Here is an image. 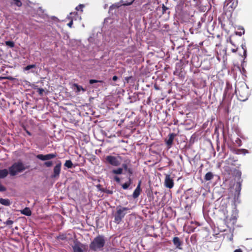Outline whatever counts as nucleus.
Wrapping results in <instances>:
<instances>
[{"label":"nucleus","instance_id":"nucleus-48","mask_svg":"<svg viewBox=\"0 0 252 252\" xmlns=\"http://www.w3.org/2000/svg\"><path fill=\"white\" fill-rule=\"evenodd\" d=\"M236 34H238L240 36H241L242 35L241 32H236Z\"/></svg>","mask_w":252,"mask_h":252},{"label":"nucleus","instance_id":"nucleus-9","mask_svg":"<svg viewBox=\"0 0 252 252\" xmlns=\"http://www.w3.org/2000/svg\"><path fill=\"white\" fill-rule=\"evenodd\" d=\"M176 136V134L174 133H169L168 135V139L165 140L166 144L168 149H170L172 145L174 139Z\"/></svg>","mask_w":252,"mask_h":252},{"label":"nucleus","instance_id":"nucleus-31","mask_svg":"<svg viewBox=\"0 0 252 252\" xmlns=\"http://www.w3.org/2000/svg\"><path fill=\"white\" fill-rule=\"evenodd\" d=\"M234 173L235 174V176L240 178L241 176V172L238 170L235 169L234 171Z\"/></svg>","mask_w":252,"mask_h":252},{"label":"nucleus","instance_id":"nucleus-17","mask_svg":"<svg viewBox=\"0 0 252 252\" xmlns=\"http://www.w3.org/2000/svg\"><path fill=\"white\" fill-rule=\"evenodd\" d=\"M123 169L122 168L119 167L117 169H113L111 171V173L115 175H120L123 173Z\"/></svg>","mask_w":252,"mask_h":252},{"label":"nucleus","instance_id":"nucleus-30","mask_svg":"<svg viewBox=\"0 0 252 252\" xmlns=\"http://www.w3.org/2000/svg\"><path fill=\"white\" fill-rule=\"evenodd\" d=\"M67 18L70 20V21L67 24V26L70 28H72V26L73 25V19L70 16H68Z\"/></svg>","mask_w":252,"mask_h":252},{"label":"nucleus","instance_id":"nucleus-5","mask_svg":"<svg viewBox=\"0 0 252 252\" xmlns=\"http://www.w3.org/2000/svg\"><path fill=\"white\" fill-rule=\"evenodd\" d=\"M62 162L58 160L57 164L53 168V172L51 175V178L52 179H58L61 171Z\"/></svg>","mask_w":252,"mask_h":252},{"label":"nucleus","instance_id":"nucleus-52","mask_svg":"<svg viewBox=\"0 0 252 252\" xmlns=\"http://www.w3.org/2000/svg\"><path fill=\"white\" fill-rule=\"evenodd\" d=\"M239 187H240L241 185H240V183H239Z\"/></svg>","mask_w":252,"mask_h":252},{"label":"nucleus","instance_id":"nucleus-4","mask_svg":"<svg viewBox=\"0 0 252 252\" xmlns=\"http://www.w3.org/2000/svg\"><path fill=\"white\" fill-rule=\"evenodd\" d=\"M235 94L239 100L244 101L248 99L249 96L248 90L246 87H240L235 89Z\"/></svg>","mask_w":252,"mask_h":252},{"label":"nucleus","instance_id":"nucleus-29","mask_svg":"<svg viewBox=\"0 0 252 252\" xmlns=\"http://www.w3.org/2000/svg\"><path fill=\"white\" fill-rule=\"evenodd\" d=\"M161 8L162 14L166 13V11L168 9V8L165 6L164 4H162Z\"/></svg>","mask_w":252,"mask_h":252},{"label":"nucleus","instance_id":"nucleus-22","mask_svg":"<svg viewBox=\"0 0 252 252\" xmlns=\"http://www.w3.org/2000/svg\"><path fill=\"white\" fill-rule=\"evenodd\" d=\"M5 44L6 46L10 48H13L15 46V43L12 41H5Z\"/></svg>","mask_w":252,"mask_h":252},{"label":"nucleus","instance_id":"nucleus-6","mask_svg":"<svg viewBox=\"0 0 252 252\" xmlns=\"http://www.w3.org/2000/svg\"><path fill=\"white\" fill-rule=\"evenodd\" d=\"M106 162L112 166H118L121 162L116 157L112 156H107L105 158Z\"/></svg>","mask_w":252,"mask_h":252},{"label":"nucleus","instance_id":"nucleus-13","mask_svg":"<svg viewBox=\"0 0 252 252\" xmlns=\"http://www.w3.org/2000/svg\"><path fill=\"white\" fill-rule=\"evenodd\" d=\"M238 161L236 158L234 157H230L227 159L226 160L225 162L228 164L235 165L234 163Z\"/></svg>","mask_w":252,"mask_h":252},{"label":"nucleus","instance_id":"nucleus-43","mask_svg":"<svg viewBox=\"0 0 252 252\" xmlns=\"http://www.w3.org/2000/svg\"><path fill=\"white\" fill-rule=\"evenodd\" d=\"M118 78L117 76H114L113 77H112V80L114 81H116L117 80H118Z\"/></svg>","mask_w":252,"mask_h":252},{"label":"nucleus","instance_id":"nucleus-33","mask_svg":"<svg viewBox=\"0 0 252 252\" xmlns=\"http://www.w3.org/2000/svg\"><path fill=\"white\" fill-rule=\"evenodd\" d=\"M102 191L106 193L109 194H112L113 193V190H110V189H104Z\"/></svg>","mask_w":252,"mask_h":252},{"label":"nucleus","instance_id":"nucleus-21","mask_svg":"<svg viewBox=\"0 0 252 252\" xmlns=\"http://www.w3.org/2000/svg\"><path fill=\"white\" fill-rule=\"evenodd\" d=\"M64 166L67 167L68 168H71L73 166V163L70 160H66L64 163Z\"/></svg>","mask_w":252,"mask_h":252},{"label":"nucleus","instance_id":"nucleus-24","mask_svg":"<svg viewBox=\"0 0 252 252\" xmlns=\"http://www.w3.org/2000/svg\"><path fill=\"white\" fill-rule=\"evenodd\" d=\"M35 67H36L35 64H30V65H28L27 66L25 67L23 69H24V71H27V70L32 69V68H35Z\"/></svg>","mask_w":252,"mask_h":252},{"label":"nucleus","instance_id":"nucleus-25","mask_svg":"<svg viewBox=\"0 0 252 252\" xmlns=\"http://www.w3.org/2000/svg\"><path fill=\"white\" fill-rule=\"evenodd\" d=\"M13 222H14L13 221L9 219L8 220H7L6 221L4 222L3 223L4 224H5L6 225L8 226L9 227V228H11V225H12Z\"/></svg>","mask_w":252,"mask_h":252},{"label":"nucleus","instance_id":"nucleus-1","mask_svg":"<svg viewBox=\"0 0 252 252\" xmlns=\"http://www.w3.org/2000/svg\"><path fill=\"white\" fill-rule=\"evenodd\" d=\"M105 244L104 237L102 235H98L95 237L89 245L90 249L94 251H102Z\"/></svg>","mask_w":252,"mask_h":252},{"label":"nucleus","instance_id":"nucleus-47","mask_svg":"<svg viewBox=\"0 0 252 252\" xmlns=\"http://www.w3.org/2000/svg\"><path fill=\"white\" fill-rule=\"evenodd\" d=\"M245 47V46H243V45H242V48L244 49V54H246V50L245 49L244 47Z\"/></svg>","mask_w":252,"mask_h":252},{"label":"nucleus","instance_id":"nucleus-7","mask_svg":"<svg viewBox=\"0 0 252 252\" xmlns=\"http://www.w3.org/2000/svg\"><path fill=\"white\" fill-rule=\"evenodd\" d=\"M57 156V154L55 153H50L47 155L38 154L36 155V157L37 158L41 160H49L54 158H55Z\"/></svg>","mask_w":252,"mask_h":252},{"label":"nucleus","instance_id":"nucleus-19","mask_svg":"<svg viewBox=\"0 0 252 252\" xmlns=\"http://www.w3.org/2000/svg\"><path fill=\"white\" fill-rule=\"evenodd\" d=\"M213 173L211 172H209L205 174L204 179L206 181H210L213 178Z\"/></svg>","mask_w":252,"mask_h":252},{"label":"nucleus","instance_id":"nucleus-45","mask_svg":"<svg viewBox=\"0 0 252 252\" xmlns=\"http://www.w3.org/2000/svg\"><path fill=\"white\" fill-rule=\"evenodd\" d=\"M227 168L228 167H226L225 168V171H226L228 173V174H230V170L229 169H227Z\"/></svg>","mask_w":252,"mask_h":252},{"label":"nucleus","instance_id":"nucleus-44","mask_svg":"<svg viewBox=\"0 0 252 252\" xmlns=\"http://www.w3.org/2000/svg\"><path fill=\"white\" fill-rule=\"evenodd\" d=\"M234 252H243L242 250L240 249L235 250Z\"/></svg>","mask_w":252,"mask_h":252},{"label":"nucleus","instance_id":"nucleus-35","mask_svg":"<svg viewBox=\"0 0 252 252\" xmlns=\"http://www.w3.org/2000/svg\"><path fill=\"white\" fill-rule=\"evenodd\" d=\"M44 92V90L42 88H38L37 89V92L40 94V95H42L43 94V92Z\"/></svg>","mask_w":252,"mask_h":252},{"label":"nucleus","instance_id":"nucleus-37","mask_svg":"<svg viewBox=\"0 0 252 252\" xmlns=\"http://www.w3.org/2000/svg\"><path fill=\"white\" fill-rule=\"evenodd\" d=\"M123 169H124L126 171L129 168L128 167L127 164L125 163L122 164Z\"/></svg>","mask_w":252,"mask_h":252},{"label":"nucleus","instance_id":"nucleus-36","mask_svg":"<svg viewBox=\"0 0 252 252\" xmlns=\"http://www.w3.org/2000/svg\"><path fill=\"white\" fill-rule=\"evenodd\" d=\"M6 188L1 184V182L0 181V191L3 192L6 191Z\"/></svg>","mask_w":252,"mask_h":252},{"label":"nucleus","instance_id":"nucleus-39","mask_svg":"<svg viewBox=\"0 0 252 252\" xmlns=\"http://www.w3.org/2000/svg\"><path fill=\"white\" fill-rule=\"evenodd\" d=\"M114 181H115L118 183H120V182H121L120 178L119 177L117 176H115L114 177Z\"/></svg>","mask_w":252,"mask_h":252},{"label":"nucleus","instance_id":"nucleus-20","mask_svg":"<svg viewBox=\"0 0 252 252\" xmlns=\"http://www.w3.org/2000/svg\"><path fill=\"white\" fill-rule=\"evenodd\" d=\"M67 237L65 234H60L57 236L56 239L57 240H64L66 239Z\"/></svg>","mask_w":252,"mask_h":252},{"label":"nucleus","instance_id":"nucleus-51","mask_svg":"<svg viewBox=\"0 0 252 252\" xmlns=\"http://www.w3.org/2000/svg\"><path fill=\"white\" fill-rule=\"evenodd\" d=\"M15 229H18V227H17V226H16V227H15Z\"/></svg>","mask_w":252,"mask_h":252},{"label":"nucleus","instance_id":"nucleus-3","mask_svg":"<svg viewBox=\"0 0 252 252\" xmlns=\"http://www.w3.org/2000/svg\"><path fill=\"white\" fill-rule=\"evenodd\" d=\"M128 210L129 208L127 207H123L121 206H118L117 207V211L114 215V221L117 224H119L126 214L125 212Z\"/></svg>","mask_w":252,"mask_h":252},{"label":"nucleus","instance_id":"nucleus-15","mask_svg":"<svg viewBox=\"0 0 252 252\" xmlns=\"http://www.w3.org/2000/svg\"><path fill=\"white\" fill-rule=\"evenodd\" d=\"M0 204L6 206H9L11 204L10 200L8 199L0 198Z\"/></svg>","mask_w":252,"mask_h":252},{"label":"nucleus","instance_id":"nucleus-23","mask_svg":"<svg viewBox=\"0 0 252 252\" xmlns=\"http://www.w3.org/2000/svg\"><path fill=\"white\" fill-rule=\"evenodd\" d=\"M74 252H83L82 249L78 245H75L73 247Z\"/></svg>","mask_w":252,"mask_h":252},{"label":"nucleus","instance_id":"nucleus-26","mask_svg":"<svg viewBox=\"0 0 252 252\" xmlns=\"http://www.w3.org/2000/svg\"><path fill=\"white\" fill-rule=\"evenodd\" d=\"M14 3L18 7H21L22 5V2L20 0H13Z\"/></svg>","mask_w":252,"mask_h":252},{"label":"nucleus","instance_id":"nucleus-50","mask_svg":"<svg viewBox=\"0 0 252 252\" xmlns=\"http://www.w3.org/2000/svg\"><path fill=\"white\" fill-rule=\"evenodd\" d=\"M243 34H244V32H245V31L243 29Z\"/></svg>","mask_w":252,"mask_h":252},{"label":"nucleus","instance_id":"nucleus-46","mask_svg":"<svg viewBox=\"0 0 252 252\" xmlns=\"http://www.w3.org/2000/svg\"><path fill=\"white\" fill-rule=\"evenodd\" d=\"M239 151H242L244 153H248V151L246 149H240V150H239Z\"/></svg>","mask_w":252,"mask_h":252},{"label":"nucleus","instance_id":"nucleus-41","mask_svg":"<svg viewBox=\"0 0 252 252\" xmlns=\"http://www.w3.org/2000/svg\"><path fill=\"white\" fill-rule=\"evenodd\" d=\"M229 42L233 46H234V47H237V45L234 43L233 41L231 38L229 39Z\"/></svg>","mask_w":252,"mask_h":252},{"label":"nucleus","instance_id":"nucleus-14","mask_svg":"<svg viewBox=\"0 0 252 252\" xmlns=\"http://www.w3.org/2000/svg\"><path fill=\"white\" fill-rule=\"evenodd\" d=\"M22 214L26 215L27 216H31L32 215V211L28 207H26L24 209L21 211Z\"/></svg>","mask_w":252,"mask_h":252},{"label":"nucleus","instance_id":"nucleus-42","mask_svg":"<svg viewBox=\"0 0 252 252\" xmlns=\"http://www.w3.org/2000/svg\"><path fill=\"white\" fill-rule=\"evenodd\" d=\"M237 49H238V47H234V48H232L231 50V51L232 52L235 53V52H237Z\"/></svg>","mask_w":252,"mask_h":252},{"label":"nucleus","instance_id":"nucleus-18","mask_svg":"<svg viewBox=\"0 0 252 252\" xmlns=\"http://www.w3.org/2000/svg\"><path fill=\"white\" fill-rule=\"evenodd\" d=\"M73 86L76 88V93H79L81 90L83 92L86 91V89H84L81 86L78 85L77 84L74 83Z\"/></svg>","mask_w":252,"mask_h":252},{"label":"nucleus","instance_id":"nucleus-32","mask_svg":"<svg viewBox=\"0 0 252 252\" xmlns=\"http://www.w3.org/2000/svg\"><path fill=\"white\" fill-rule=\"evenodd\" d=\"M84 4H80L78 6H77L76 7V10H77V11H79V10H81V11H83V8L84 7Z\"/></svg>","mask_w":252,"mask_h":252},{"label":"nucleus","instance_id":"nucleus-27","mask_svg":"<svg viewBox=\"0 0 252 252\" xmlns=\"http://www.w3.org/2000/svg\"><path fill=\"white\" fill-rule=\"evenodd\" d=\"M53 164L52 161H47L44 163V165L47 167H50L53 165Z\"/></svg>","mask_w":252,"mask_h":252},{"label":"nucleus","instance_id":"nucleus-40","mask_svg":"<svg viewBox=\"0 0 252 252\" xmlns=\"http://www.w3.org/2000/svg\"><path fill=\"white\" fill-rule=\"evenodd\" d=\"M23 128L24 129V130L26 132V133L29 135V136H31L32 135V133L31 132H30L29 130H28L26 128V127L25 126H23Z\"/></svg>","mask_w":252,"mask_h":252},{"label":"nucleus","instance_id":"nucleus-10","mask_svg":"<svg viewBox=\"0 0 252 252\" xmlns=\"http://www.w3.org/2000/svg\"><path fill=\"white\" fill-rule=\"evenodd\" d=\"M141 183V181H140L138 184V185H137L136 188L135 189V190H134V191L133 192L132 197L134 199L137 198L140 194V192L141 191V187H140Z\"/></svg>","mask_w":252,"mask_h":252},{"label":"nucleus","instance_id":"nucleus-11","mask_svg":"<svg viewBox=\"0 0 252 252\" xmlns=\"http://www.w3.org/2000/svg\"><path fill=\"white\" fill-rule=\"evenodd\" d=\"M173 243L174 246L179 249H182L181 246L182 245V242L180 240V238L178 237H174L173 239Z\"/></svg>","mask_w":252,"mask_h":252},{"label":"nucleus","instance_id":"nucleus-49","mask_svg":"<svg viewBox=\"0 0 252 252\" xmlns=\"http://www.w3.org/2000/svg\"><path fill=\"white\" fill-rule=\"evenodd\" d=\"M77 13L76 12H71V13H70V15H72V14L76 15V14H77Z\"/></svg>","mask_w":252,"mask_h":252},{"label":"nucleus","instance_id":"nucleus-38","mask_svg":"<svg viewBox=\"0 0 252 252\" xmlns=\"http://www.w3.org/2000/svg\"><path fill=\"white\" fill-rule=\"evenodd\" d=\"M126 172L128 173L129 174V177H130L133 174V170L132 168H129L127 171Z\"/></svg>","mask_w":252,"mask_h":252},{"label":"nucleus","instance_id":"nucleus-2","mask_svg":"<svg viewBox=\"0 0 252 252\" xmlns=\"http://www.w3.org/2000/svg\"><path fill=\"white\" fill-rule=\"evenodd\" d=\"M26 169L23 163L19 161L18 162H14L11 166L8 168V172L10 176H14L18 173H21L24 171Z\"/></svg>","mask_w":252,"mask_h":252},{"label":"nucleus","instance_id":"nucleus-28","mask_svg":"<svg viewBox=\"0 0 252 252\" xmlns=\"http://www.w3.org/2000/svg\"><path fill=\"white\" fill-rule=\"evenodd\" d=\"M97 82L102 83L103 82V81L102 80H95V79H91L89 80V83L90 84H93L94 83H97Z\"/></svg>","mask_w":252,"mask_h":252},{"label":"nucleus","instance_id":"nucleus-34","mask_svg":"<svg viewBox=\"0 0 252 252\" xmlns=\"http://www.w3.org/2000/svg\"><path fill=\"white\" fill-rule=\"evenodd\" d=\"M235 143L238 146H241V145H242V141H241V140L240 138H237V139L235 140Z\"/></svg>","mask_w":252,"mask_h":252},{"label":"nucleus","instance_id":"nucleus-16","mask_svg":"<svg viewBox=\"0 0 252 252\" xmlns=\"http://www.w3.org/2000/svg\"><path fill=\"white\" fill-rule=\"evenodd\" d=\"M8 174V171L6 169H0V179L5 178Z\"/></svg>","mask_w":252,"mask_h":252},{"label":"nucleus","instance_id":"nucleus-12","mask_svg":"<svg viewBox=\"0 0 252 252\" xmlns=\"http://www.w3.org/2000/svg\"><path fill=\"white\" fill-rule=\"evenodd\" d=\"M132 183L130 177L128 178V181L122 185V187L124 189H127Z\"/></svg>","mask_w":252,"mask_h":252},{"label":"nucleus","instance_id":"nucleus-8","mask_svg":"<svg viewBox=\"0 0 252 252\" xmlns=\"http://www.w3.org/2000/svg\"><path fill=\"white\" fill-rule=\"evenodd\" d=\"M174 181L171 178L170 175H165V178L164 180V186L168 188L172 189L174 187Z\"/></svg>","mask_w":252,"mask_h":252}]
</instances>
